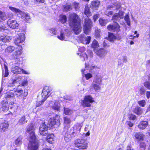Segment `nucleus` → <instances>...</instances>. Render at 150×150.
Listing matches in <instances>:
<instances>
[{
	"label": "nucleus",
	"instance_id": "nucleus-1",
	"mask_svg": "<svg viewBox=\"0 0 150 150\" xmlns=\"http://www.w3.org/2000/svg\"><path fill=\"white\" fill-rule=\"evenodd\" d=\"M69 25L72 28L76 34H79L81 31L80 22L78 16L76 13L71 14L69 18Z\"/></svg>",
	"mask_w": 150,
	"mask_h": 150
},
{
	"label": "nucleus",
	"instance_id": "nucleus-2",
	"mask_svg": "<svg viewBox=\"0 0 150 150\" xmlns=\"http://www.w3.org/2000/svg\"><path fill=\"white\" fill-rule=\"evenodd\" d=\"M102 80V78L101 76H96L92 83L91 87L95 91L100 90V86L101 85Z\"/></svg>",
	"mask_w": 150,
	"mask_h": 150
},
{
	"label": "nucleus",
	"instance_id": "nucleus-3",
	"mask_svg": "<svg viewBox=\"0 0 150 150\" xmlns=\"http://www.w3.org/2000/svg\"><path fill=\"white\" fill-rule=\"evenodd\" d=\"M75 146L79 149H87L88 144L86 140L83 139H77L75 140Z\"/></svg>",
	"mask_w": 150,
	"mask_h": 150
},
{
	"label": "nucleus",
	"instance_id": "nucleus-4",
	"mask_svg": "<svg viewBox=\"0 0 150 150\" xmlns=\"http://www.w3.org/2000/svg\"><path fill=\"white\" fill-rule=\"evenodd\" d=\"M94 102L93 97L90 95L86 96H85L83 100H81V105L83 107H91V103Z\"/></svg>",
	"mask_w": 150,
	"mask_h": 150
},
{
	"label": "nucleus",
	"instance_id": "nucleus-5",
	"mask_svg": "<svg viewBox=\"0 0 150 150\" xmlns=\"http://www.w3.org/2000/svg\"><path fill=\"white\" fill-rule=\"evenodd\" d=\"M92 21L90 19L88 18L85 19L84 25L83 30L84 33L86 34H88L90 31V29L91 26Z\"/></svg>",
	"mask_w": 150,
	"mask_h": 150
},
{
	"label": "nucleus",
	"instance_id": "nucleus-6",
	"mask_svg": "<svg viewBox=\"0 0 150 150\" xmlns=\"http://www.w3.org/2000/svg\"><path fill=\"white\" fill-rule=\"evenodd\" d=\"M60 122L59 117L57 116L52 118L49 119L47 124L50 127L52 128L55 124L57 125H59Z\"/></svg>",
	"mask_w": 150,
	"mask_h": 150
},
{
	"label": "nucleus",
	"instance_id": "nucleus-7",
	"mask_svg": "<svg viewBox=\"0 0 150 150\" xmlns=\"http://www.w3.org/2000/svg\"><path fill=\"white\" fill-rule=\"evenodd\" d=\"M108 30L113 32H119L120 31V27L119 25L117 23L114 25L110 24L107 27Z\"/></svg>",
	"mask_w": 150,
	"mask_h": 150
},
{
	"label": "nucleus",
	"instance_id": "nucleus-8",
	"mask_svg": "<svg viewBox=\"0 0 150 150\" xmlns=\"http://www.w3.org/2000/svg\"><path fill=\"white\" fill-rule=\"evenodd\" d=\"M52 90V88L51 87L49 86L45 87L42 90V98L47 99L49 96V94Z\"/></svg>",
	"mask_w": 150,
	"mask_h": 150
},
{
	"label": "nucleus",
	"instance_id": "nucleus-9",
	"mask_svg": "<svg viewBox=\"0 0 150 150\" xmlns=\"http://www.w3.org/2000/svg\"><path fill=\"white\" fill-rule=\"evenodd\" d=\"M48 127L44 123L41 125L39 127V133L42 136H46L48 134Z\"/></svg>",
	"mask_w": 150,
	"mask_h": 150
},
{
	"label": "nucleus",
	"instance_id": "nucleus-10",
	"mask_svg": "<svg viewBox=\"0 0 150 150\" xmlns=\"http://www.w3.org/2000/svg\"><path fill=\"white\" fill-rule=\"evenodd\" d=\"M12 70L14 74H21V72L23 74H29L23 69L20 68L18 66L13 67L12 68Z\"/></svg>",
	"mask_w": 150,
	"mask_h": 150
},
{
	"label": "nucleus",
	"instance_id": "nucleus-11",
	"mask_svg": "<svg viewBox=\"0 0 150 150\" xmlns=\"http://www.w3.org/2000/svg\"><path fill=\"white\" fill-rule=\"evenodd\" d=\"M124 13V12L122 11H119L118 13H115L112 18L113 22H119L120 19L123 18Z\"/></svg>",
	"mask_w": 150,
	"mask_h": 150
},
{
	"label": "nucleus",
	"instance_id": "nucleus-12",
	"mask_svg": "<svg viewBox=\"0 0 150 150\" xmlns=\"http://www.w3.org/2000/svg\"><path fill=\"white\" fill-rule=\"evenodd\" d=\"M25 40V35L23 33L20 34L15 39L14 43L16 45L22 43Z\"/></svg>",
	"mask_w": 150,
	"mask_h": 150
},
{
	"label": "nucleus",
	"instance_id": "nucleus-13",
	"mask_svg": "<svg viewBox=\"0 0 150 150\" xmlns=\"http://www.w3.org/2000/svg\"><path fill=\"white\" fill-rule=\"evenodd\" d=\"M38 147V143L37 141H29L28 145V149L29 150H36Z\"/></svg>",
	"mask_w": 150,
	"mask_h": 150
},
{
	"label": "nucleus",
	"instance_id": "nucleus-14",
	"mask_svg": "<svg viewBox=\"0 0 150 150\" xmlns=\"http://www.w3.org/2000/svg\"><path fill=\"white\" fill-rule=\"evenodd\" d=\"M79 38L81 43L84 44H89L91 40L90 36H88L87 37H84V35H82L79 36Z\"/></svg>",
	"mask_w": 150,
	"mask_h": 150
},
{
	"label": "nucleus",
	"instance_id": "nucleus-15",
	"mask_svg": "<svg viewBox=\"0 0 150 150\" xmlns=\"http://www.w3.org/2000/svg\"><path fill=\"white\" fill-rule=\"evenodd\" d=\"M7 24L10 28L15 29L18 26L19 24L15 20L9 19L7 21Z\"/></svg>",
	"mask_w": 150,
	"mask_h": 150
},
{
	"label": "nucleus",
	"instance_id": "nucleus-16",
	"mask_svg": "<svg viewBox=\"0 0 150 150\" xmlns=\"http://www.w3.org/2000/svg\"><path fill=\"white\" fill-rule=\"evenodd\" d=\"M64 131L66 132L64 135V140L67 142H69L71 139V135L70 130H69L67 127H65L64 129Z\"/></svg>",
	"mask_w": 150,
	"mask_h": 150
},
{
	"label": "nucleus",
	"instance_id": "nucleus-17",
	"mask_svg": "<svg viewBox=\"0 0 150 150\" xmlns=\"http://www.w3.org/2000/svg\"><path fill=\"white\" fill-rule=\"evenodd\" d=\"M100 2L98 0L92 1L91 3V7L93 10H97L99 7Z\"/></svg>",
	"mask_w": 150,
	"mask_h": 150
},
{
	"label": "nucleus",
	"instance_id": "nucleus-18",
	"mask_svg": "<svg viewBox=\"0 0 150 150\" xmlns=\"http://www.w3.org/2000/svg\"><path fill=\"white\" fill-rule=\"evenodd\" d=\"M148 125V122L145 121L140 122L138 125V127L140 129H144Z\"/></svg>",
	"mask_w": 150,
	"mask_h": 150
},
{
	"label": "nucleus",
	"instance_id": "nucleus-19",
	"mask_svg": "<svg viewBox=\"0 0 150 150\" xmlns=\"http://www.w3.org/2000/svg\"><path fill=\"white\" fill-rule=\"evenodd\" d=\"M11 40V38L8 36L5 35H0V41L4 42H9Z\"/></svg>",
	"mask_w": 150,
	"mask_h": 150
},
{
	"label": "nucleus",
	"instance_id": "nucleus-20",
	"mask_svg": "<svg viewBox=\"0 0 150 150\" xmlns=\"http://www.w3.org/2000/svg\"><path fill=\"white\" fill-rule=\"evenodd\" d=\"M107 53V51L104 49L101 48L96 52V54L100 57H103Z\"/></svg>",
	"mask_w": 150,
	"mask_h": 150
},
{
	"label": "nucleus",
	"instance_id": "nucleus-21",
	"mask_svg": "<svg viewBox=\"0 0 150 150\" xmlns=\"http://www.w3.org/2000/svg\"><path fill=\"white\" fill-rule=\"evenodd\" d=\"M22 53V51L21 50L16 51L11 55L12 57L14 59H17Z\"/></svg>",
	"mask_w": 150,
	"mask_h": 150
},
{
	"label": "nucleus",
	"instance_id": "nucleus-22",
	"mask_svg": "<svg viewBox=\"0 0 150 150\" xmlns=\"http://www.w3.org/2000/svg\"><path fill=\"white\" fill-rule=\"evenodd\" d=\"M8 124L6 122H2L0 124V129L1 132H4L6 130L8 126Z\"/></svg>",
	"mask_w": 150,
	"mask_h": 150
},
{
	"label": "nucleus",
	"instance_id": "nucleus-23",
	"mask_svg": "<svg viewBox=\"0 0 150 150\" xmlns=\"http://www.w3.org/2000/svg\"><path fill=\"white\" fill-rule=\"evenodd\" d=\"M2 108L3 110L6 112L9 109V105L8 102L6 100H3L1 102Z\"/></svg>",
	"mask_w": 150,
	"mask_h": 150
},
{
	"label": "nucleus",
	"instance_id": "nucleus-24",
	"mask_svg": "<svg viewBox=\"0 0 150 150\" xmlns=\"http://www.w3.org/2000/svg\"><path fill=\"white\" fill-rule=\"evenodd\" d=\"M133 111L137 115H140L143 112V110L142 108L139 106H137L133 109Z\"/></svg>",
	"mask_w": 150,
	"mask_h": 150
},
{
	"label": "nucleus",
	"instance_id": "nucleus-25",
	"mask_svg": "<svg viewBox=\"0 0 150 150\" xmlns=\"http://www.w3.org/2000/svg\"><path fill=\"white\" fill-rule=\"evenodd\" d=\"M28 133L29 134L28 136L30 139L29 141H31L32 142L36 141L34 131Z\"/></svg>",
	"mask_w": 150,
	"mask_h": 150
},
{
	"label": "nucleus",
	"instance_id": "nucleus-26",
	"mask_svg": "<svg viewBox=\"0 0 150 150\" xmlns=\"http://www.w3.org/2000/svg\"><path fill=\"white\" fill-rule=\"evenodd\" d=\"M15 50V47L13 46L10 45L7 47L5 50V53L9 54L11 53Z\"/></svg>",
	"mask_w": 150,
	"mask_h": 150
},
{
	"label": "nucleus",
	"instance_id": "nucleus-27",
	"mask_svg": "<svg viewBox=\"0 0 150 150\" xmlns=\"http://www.w3.org/2000/svg\"><path fill=\"white\" fill-rule=\"evenodd\" d=\"M64 128L65 127H67V129H68L70 127L69 124L71 122L70 119L68 117H64Z\"/></svg>",
	"mask_w": 150,
	"mask_h": 150
},
{
	"label": "nucleus",
	"instance_id": "nucleus-28",
	"mask_svg": "<svg viewBox=\"0 0 150 150\" xmlns=\"http://www.w3.org/2000/svg\"><path fill=\"white\" fill-rule=\"evenodd\" d=\"M9 8L13 12L17 13V15H20V14L23 13L22 11L16 8L11 6H9Z\"/></svg>",
	"mask_w": 150,
	"mask_h": 150
},
{
	"label": "nucleus",
	"instance_id": "nucleus-29",
	"mask_svg": "<svg viewBox=\"0 0 150 150\" xmlns=\"http://www.w3.org/2000/svg\"><path fill=\"white\" fill-rule=\"evenodd\" d=\"M47 140L50 143H51L54 140V136L52 134H47Z\"/></svg>",
	"mask_w": 150,
	"mask_h": 150
},
{
	"label": "nucleus",
	"instance_id": "nucleus-30",
	"mask_svg": "<svg viewBox=\"0 0 150 150\" xmlns=\"http://www.w3.org/2000/svg\"><path fill=\"white\" fill-rule=\"evenodd\" d=\"M134 136L136 139L142 140L144 135L140 132H138L135 133Z\"/></svg>",
	"mask_w": 150,
	"mask_h": 150
},
{
	"label": "nucleus",
	"instance_id": "nucleus-31",
	"mask_svg": "<svg viewBox=\"0 0 150 150\" xmlns=\"http://www.w3.org/2000/svg\"><path fill=\"white\" fill-rule=\"evenodd\" d=\"M22 13H23L20 14V15L21 16L22 19L25 21L26 22L28 21L30 19L29 15L23 12H22Z\"/></svg>",
	"mask_w": 150,
	"mask_h": 150
},
{
	"label": "nucleus",
	"instance_id": "nucleus-32",
	"mask_svg": "<svg viewBox=\"0 0 150 150\" xmlns=\"http://www.w3.org/2000/svg\"><path fill=\"white\" fill-rule=\"evenodd\" d=\"M67 37V34L66 33L62 32L60 33V36H58L57 38L61 40H66V37Z\"/></svg>",
	"mask_w": 150,
	"mask_h": 150
},
{
	"label": "nucleus",
	"instance_id": "nucleus-33",
	"mask_svg": "<svg viewBox=\"0 0 150 150\" xmlns=\"http://www.w3.org/2000/svg\"><path fill=\"white\" fill-rule=\"evenodd\" d=\"M52 107L54 110L59 111L60 109V105L58 102H55Z\"/></svg>",
	"mask_w": 150,
	"mask_h": 150
},
{
	"label": "nucleus",
	"instance_id": "nucleus-34",
	"mask_svg": "<svg viewBox=\"0 0 150 150\" xmlns=\"http://www.w3.org/2000/svg\"><path fill=\"white\" fill-rule=\"evenodd\" d=\"M28 121L26 120L25 116H23L18 121V123L19 125H23L27 123Z\"/></svg>",
	"mask_w": 150,
	"mask_h": 150
},
{
	"label": "nucleus",
	"instance_id": "nucleus-35",
	"mask_svg": "<svg viewBox=\"0 0 150 150\" xmlns=\"http://www.w3.org/2000/svg\"><path fill=\"white\" fill-rule=\"evenodd\" d=\"M84 13L87 17L90 16L91 15V13L90 12L89 8L88 5H86L85 6Z\"/></svg>",
	"mask_w": 150,
	"mask_h": 150
},
{
	"label": "nucleus",
	"instance_id": "nucleus-36",
	"mask_svg": "<svg viewBox=\"0 0 150 150\" xmlns=\"http://www.w3.org/2000/svg\"><path fill=\"white\" fill-rule=\"evenodd\" d=\"M35 128V125L33 124H31L27 128L26 132L28 133L34 131Z\"/></svg>",
	"mask_w": 150,
	"mask_h": 150
},
{
	"label": "nucleus",
	"instance_id": "nucleus-37",
	"mask_svg": "<svg viewBox=\"0 0 150 150\" xmlns=\"http://www.w3.org/2000/svg\"><path fill=\"white\" fill-rule=\"evenodd\" d=\"M14 94L13 92H9L7 93L5 95V98L7 99H13L14 97Z\"/></svg>",
	"mask_w": 150,
	"mask_h": 150
},
{
	"label": "nucleus",
	"instance_id": "nucleus-38",
	"mask_svg": "<svg viewBox=\"0 0 150 150\" xmlns=\"http://www.w3.org/2000/svg\"><path fill=\"white\" fill-rule=\"evenodd\" d=\"M59 21L60 22L63 23H65L67 21L66 16L64 15H61L59 17Z\"/></svg>",
	"mask_w": 150,
	"mask_h": 150
},
{
	"label": "nucleus",
	"instance_id": "nucleus-39",
	"mask_svg": "<svg viewBox=\"0 0 150 150\" xmlns=\"http://www.w3.org/2000/svg\"><path fill=\"white\" fill-rule=\"evenodd\" d=\"M99 21L100 25L102 26H105L108 22L107 20L103 19L102 18H100Z\"/></svg>",
	"mask_w": 150,
	"mask_h": 150
},
{
	"label": "nucleus",
	"instance_id": "nucleus-40",
	"mask_svg": "<svg viewBox=\"0 0 150 150\" xmlns=\"http://www.w3.org/2000/svg\"><path fill=\"white\" fill-rule=\"evenodd\" d=\"M99 46L98 42L96 40H94L92 44L91 47L94 49H95L98 48Z\"/></svg>",
	"mask_w": 150,
	"mask_h": 150
},
{
	"label": "nucleus",
	"instance_id": "nucleus-41",
	"mask_svg": "<svg viewBox=\"0 0 150 150\" xmlns=\"http://www.w3.org/2000/svg\"><path fill=\"white\" fill-rule=\"evenodd\" d=\"M124 19L127 25L129 26H130V21L129 18V13L127 14L125 16Z\"/></svg>",
	"mask_w": 150,
	"mask_h": 150
},
{
	"label": "nucleus",
	"instance_id": "nucleus-42",
	"mask_svg": "<svg viewBox=\"0 0 150 150\" xmlns=\"http://www.w3.org/2000/svg\"><path fill=\"white\" fill-rule=\"evenodd\" d=\"M146 91L144 88L143 87H142L139 88L138 91V92L140 95H144L146 92Z\"/></svg>",
	"mask_w": 150,
	"mask_h": 150
},
{
	"label": "nucleus",
	"instance_id": "nucleus-43",
	"mask_svg": "<svg viewBox=\"0 0 150 150\" xmlns=\"http://www.w3.org/2000/svg\"><path fill=\"white\" fill-rule=\"evenodd\" d=\"M6 17L4 13L0 11V20L1 21V20H5L6 19Z\"/></svg>",
	"mask_w": 150,
	"mask_h": 150
},
{
	"label": "nucleus",
	"instance_id": "nucleus-44",
	"mask_svg": "<svg viewBox=\"0 0 150 150\" xmlns=\"http://www.w3.org/2000/svg\"><path fill=\"white\" fill-rule=\"evenodd\" d=\"M64 10L65 11H69L72 9L71 6L67 4L64 6Z\"/></svg>",
	"mask_w": 150,
	"mask_h": 150
},
{
	"label": "nucleus",
	"instance_id": "nucleus-45",
	"mask_svg": "<svg viewBox=\"0 0 150 150\" xmlns=\"http://www.w3.org/2000/svg\"><path fill=\"white\" fill-rule=\"evenodd\" d=\"M108 39L110 41H114L116 39V37L112 33L110 34L108 36Z\"/></svg>",
	"mask_w": 150,
	"mask_h": 150
},
{
	"label": "nucleus",
	"instance_id": "nucleus-46",
	"mask_svg": "<svg viewBox=\"0 0 150 150\" xmlns=\"http://www.w3.org/2000/svg\"><path fill=\"white\" fill-rule=\"evenodd\" d=\"M15 144L17 146H19L22 144L21 138L20 137L18 138L15 141Z\"/></svg>",
	"mask_w": 150,
	"mask_h": 150
},
{
	"label": "nucleus",
	"instance_id": "nucleus-47",
	"mask_svg": "<svg viewBox=\"0 0 150 150\" xmlns=\"http://www.w3.org/2000/svg\"><path fill=\"white\" fill-rule=\"evenodd\" d=\"M143 84L146 88L150 90V82L149 81H146Z\"/></svg>",
	"mask_w": 150,
	"mask_h": 150
},
{
	"label": "nucleus",
	"instance_id": "nucleus-48",
	"mask_svg": "<svg viewBox=\"0 0 150 150\" xmlns=\"http://www.w3.org/2000/svg\"><path fill=\"white\" fill-rule=\"evenodd\" d=\"M64 113L66 115H68L71 114L72 111L69 108H64Z\"/></svg>",
	"mask_w": 150,
	"mask_h": 150
},
{
	"label": "nucleus",
	"instance_id": "nucleus-49",
	"mask_svg": "<svg viewBox=\"0 0 150 150\" xmlns=\"http://www.w3.org/2000/svg\"><path fill=\"white\" fill-rule=\"evenodd\" d=\"M42 100L41 101H37L36 103V106L37 107L41 105L44 102V101L46 100L45 98H42Z\"/></svg>",
	"mask_w": 150,
	"mask_h": 150
},
{
	"label": "nucleus",
	"instance_id": "nucleus-50",
	"mask_svg": "<svg viewBox=\"0 0 150 150\" xmlns=\"http://www.w3.org/2000/svg\"><path fill=\"white\" fill-rule=\"evenodd\" d=\"M69 130H70V132H71L70 134L71 137H75L78 136V134L76 132L74 131V130L73 129V130L70 129Z\"/></svg>",
	"mask_w": 150,
	"mask_h": 150
},
{
	"label": "nucleus",
	"instance_id": "nucleus-51",
	"mask_svg": "<svg viewBox=\"0 0 150 150\" xmlns=\"http://www.w3.org/2000/svg\"><path fill=\"white\" fill-rule=\"evenodd\" d=\"M138 103L140 106L144 107L146 104V101L145 100H143L139 101Z\"/></svg>",
	"mask_w": 150,
	"mask_h": 150
},
{
	"label": "nucleus",
	"instance_id": "nucleus-52",
	"mask_svg": "<svg viewBox=\"0 0 150 150\" xmlns=\"http://www.w3.org/2000/svg\"><path fill=\"white\" fill-rule=\"evenodd\" d=\"M113 4L116 7V9L117 10H118L121 7V4L119 2H117L116 3H114Z\"/></svg>",
	"mask_w": 150,
	"mask_h": 150
},
{
	"label": "nucleus",
	"instance_id": "nucleus-53",
	"mask_svg": "<svg viewBox=\"0 0 150 150\" xmlns=\"http://www.w3.org/2000/svg\"><path fill=\"white\" fill-rule=\"evenodd\" d=\"M140 150H144L146 146L145 144L143 142H141L140 144Z\"/></svg>",
	"mask_w": 150,
	"mask_h": 150
},
{
	"label": "nucleus",
	"instance_id": "nucleus-54",
	"mask_svg": "<svg viewBox=\"0 0 150 150\" xmlns=\"http://www.w3.org/2000/svg\"><path fill=\"white\" fill-rule=\"evenodd\" d=\"M50 32L52 34V35L56 34V30L55 28H52L50 29Z\"/></svg>",
	"mask_w": 150,
	"mask_h": 150
},
{
	"label": "nucleus",
	"instance_id": "nucleus-55",
	"mask_svg": "<svg viewBox=\"0 0 150 150\" xmlns=\"http://www.w3.org/2000/svg\"><path fill=\"white\" fill-rule=\"evenodd\" d=\"M129 119L130 120H134L137 118L136 116L133 114H131L129 115Z\"/></svg>",
	"mask_w": 150,
	"mask_h": 150
},
{
	"label": "nucleus",
	"instance_id": "nucleus-56",
	"mask_svg": "<svg viewBox=\"0 0 150 150\" xmlns=\"http://www.w3.org/2000/svg\"><path fill=\"white\" fill-rule=\"evenodd\" d=\"M75 9L77 10L80 8L79 4V3L74 2L73 3Z\"/></svg>",
	"mask_w": 150,
	"mask_h": 150
},
{
	"label": "nucleus",
	"instance_id": "nucleus-57",
	"mask_svg": "<svg viewBox=\"0 0 150 150\" xmlns=\"http://www.w3.org/2000/svg\"><path fill=\"white\" fill-rule=\"evenodd\" d=\"M92 64L91 62L88 63H86L85 64V68H86L87 69L89 70V68Z\"/></svg>",
	"mask_w": 150,
	"mask_h": 150
},
{
	"label": "nucleus",
	"instance_id": "nucleus-58",
	"mask_svg": "<svg viewBox=\"0 0 150 150\" xmlns=\"http://www.w3.org/2000/svg\"><path fill=\"white\" fill-rule=\"evenodd\" d=\"M85 76L86 79L87 80H88L89 79L91 78L92 77V75L90 73H87L85 74Z\"/></svg>",
	"mask_w": 150,
	"mask_h": 150
},
{
	"label": "nucleus",
	"instance_id": "nucleus-59",
	"mask_svg": "<svg viewBox=\"0 0 150 150\" xmlns=\"http://www.w3.org/2000/svg\"><path fill=\"white\" fill-rule=\"evenodd\" d=\"M16 79H14L12 81L11 83H9L8 84V86H14V84L16 83Z\"/></svg>",
	"mask_w": 150,
	"mask_h": 150
},
{
	"label": "nucleus",
	"instance_id": "nucleus-60",
	"mask_svg": "<svg viewBox=\"0 0 150 150\" xmlns=\"http://www.w3.org/2000/svg\"><path fill=\"white\" fill-rule=\"evenodd\" d=\"M36 4H42L45 2V0H35Z\"/></svg>",
	"mask_w": 150,
	"mask_h": 150
},
{
	"label": "nucleus",
	"instance_id": "nucleus-61",
	"mask_svg": "<svg viewBox=\"0 0 150 150\" xmlns=\"http://www.w3.org/2000/svg\"><path fill=\"white\" fill-rule=\"evenodd\" d=\"M100 32V30H96L95 35L97 38H99L100 37V34L99 33Z\"/></svg>",
	"mask_w": 150,
	"mask_h": 150
},
{
	"label": "nucleus",
	"instance_id": "nucleus-62",
	"mask_svg": "<svg viewBox=\"0 0 150 150\" xmlns=\"http://www.w3.org/2000/svg\"><path fill=\"white\" fill-rule=\"evenodd\" d=\"M88 55L91 57H92L93 56V53L91 50H88L87 51Z\"/></svg>",
	"mask_w": 150,
	"mask_h": 150
},
{
	"label": "nucleus",
	"instance_id": "nucleus-63",
	"mask_svg": "<svg viewBox=\"0 0 150 150\" xmlns=\"http://www.w3.org/2000/svg\"><path fill=\"white\" fill-rule=\"evenodd\" d=\"M126 123L127 125H128L129 127H132L133 125V123L129 121L127 122Z\"/></svg>",
	"mask_w": 150,
	"mask_h": 150
},
{
	"label": "nucleus",
	"instance_id": "nucleus-64",
	"mask_svg": "<svg viewBox=\"0 0 150 150\" xmlns=\"http://www.w3.org/2000/svg\"><path fill=\"white\" fill-rule=\"evenodd\" d=\"M15 91L16 93H19L20 95L22 94L23 93V90L21 89H17L16 91L15 90Z\"/></svg>",
	"mask_w": 150,
	"mask_h": 150
}]
</instances>
